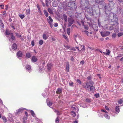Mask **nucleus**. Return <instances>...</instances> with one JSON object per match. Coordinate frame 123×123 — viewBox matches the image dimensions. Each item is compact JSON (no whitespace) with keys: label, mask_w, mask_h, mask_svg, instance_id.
I'll return each instance as SVG.
<instances>
[{"label":"nucleus","mask_w":123,"mask_h":123,"mask_svg":"<svg viewBox=\"0 0 123 123\" xmlns=\"http://www.w3.org/2000/svg\"><path fill=\"white\" fill-rule=\"evenodd\" d=\"M4 7V6L3 5H0V7L1 9L3 8Z\"/></svg>","instance_id":"obj_60"},{"label":"nucleus","mask_w":123,"mask_h":123,"mask_svg":"<svg viewBox=\"0 0 123 123\" xmlns=\"http://www.w3.org/2000/svg\"><path fill=\"white\" fill-rule=\"evenodd\" d=\"M105 117L108 119H110V116L107 114H105Z\"/></svg>","instance_id":"obj_33"},{"label":"nucleus","mask_w":123,"mask_h":123,"mask_svg":"<svg viewBox=\"0 0 123 123\" xmlns=\"http://www.w3.org/2000/svg\"><path fill=\"white\" fill-rule=\"evenodd\" d=\"M16 36L18 37H21V36L20 35H19L18 33H16Z\"/></svg>","instance_id":"obj_56"},{"label":"nucleus","mask_w":123,"mask_h":123,"mask_svg":"<svg viewBox=\"0 0 123 123\" xmlns=\"http://www.w3.org/2000/svg\"><path fill=\"white\" fill-rule=\"evenodd\" d=\"M101 111H103V112H105L106 113H107V112L105 110H101Z\"/></svg>","instance_id":"obj_63"},{"label":"nucleus","mask_w":123,"mask_h":123,"mask_svg":"<svg viewBox=\"0 0 123 123\" xmlns=\"http://www.w3.org/2000/svg\"><path fill=\"white\" fill-rule=\"evenodd\" d=\"M62 90L61 89L58 88L56 91V93H57L60 94L62 93Z\"/></svg>","instance_id":"obj_26"},{"label":"nucleus","mask_w":123,"mask_h":123,"mask_svg":"<svg viewBox=\"0 0 123 123\" xmlns=\"http://www.w3.org/2000/svg\"><path fill=\"white\" fill-rule=\"evenodd\" d=\"M75 112L73 111H72L71 112V114L73 117H74L76 116Z\"/></svg>","instance_id":"obj_28"},{"label":"nucleus","mask_w":123,"mask_h":123,"mask_svg":"<svg viewBox=\"0 0 123 123\" xmlns=\"http://www.w3.org/2000/svg\"><path fill=\"white\" fill-rule=\"evenodd\" d=\"M68 6L70 7L71 9H73V8L75 9L77 7L74 2H71L69 3L68 4Z\"/></svg>","instance_id":"obj_5"},{"label":"nucleus","mask_w":123,"mask_h":123,"mask_svg":"<svg viewBox=\"0 0 123 123\" xmlns=\"http://www.w3.org/2000/svg\"><path fill=\"white\" fill-rule=\"evenodd\" d=\"M63 18L65 21L66 22H67V16L65 14H63Z\"/></svg>","instance_id":"obj_27"},{"label":"nucleus","mask_w":123,"mask_h":123,"mask_svg":"<svg viewBox=\"0 0 123 123\" xmlns=\"http://www.w3.org/2000/svg\"><path fill=\"white\" fill-rule=\"evenodd\" d=\"M31 44L32 46H34V43L33 41H32L31 42Z\"/></svg>","instance_id":"obj_58"},{"label":"nucleus","mask_w":123,"mask_h":123,"mask_svg":"<svg viewBox=\"0 0 123 123\" xmlns=\"http://www.w3.org/2000/svg\"><path fill=\"white\" fill-rule=\"evenodd\" d=\"M19 15L21 19H23L25 17V15L24 14H19Z\"/></svg>","instance_id":"obj_30"},{"label":"nucleus","mask_w":123,"mask_h":123,"mask_svg":"<svg viewBox=\"0 0 123 123\" xmlns=\"http://www.w3.org/2000/svg\"><path fill=\"white\" fill-rule=\"evenodd\" d=\"M48 12L51 14H53V10L51 8L48 7Z\"/></svg>","instance_id":"obj_18"},{"label":"nucleus","mask_w":123,"mask_h":123,"mask_svg":"<svg viewBox=\"0 0 123 123\" xmlns=\"http://www.w3.org/2000/svg\"><path fill=\"white\" fill-rule=\"evenodd\" d=\"M17 55L18 57H21L23 55L22 52L19 51L17 53Z\"/></svg>","instance_id":"obj_13"},{"label":"nucleus","mask_w":123,"mask_h":123,"mask_svg":"<svg viewBox=\"0 0 123 123\" xmlns=\"http://www.w3.org/2000/svg\"><path fill=\"white\" fill-rule=\"evenodd\" d=\"M84 9L86 12H87L88 13L90 14L92 13L93 12V8L92 6L90 5L87 7H86Z\"/></svg>","instance_id":"obj_4"},{"label":"nucleus","mask_w":123,"mask_h":123,"mask_svg":"<svg viewBox=\"0 0 123 123\" xmlns=\"http://www.w3.org/2000/svg\"><path fill=\"white\" fill-rule=\"evenodd\" d=\"M31 114L34 117H35V113L32 110H31Z\"/></svg>","instance_id":"obj_34"},{"label":"nucleus","mask_w":123,"mask_h":123,"mask_svg":"<svg viewBox=\"0 0 123 123\" xmlns=\"http://www.w3.org/2000/svg\"><path fill=\"white\" fill-rule=\"evenodd\" d=\"M84 63V61L83 60H82L80 62V64L82 65Z\"/></svg>","instance_id":"obj_61"},{"label":"nucleus","mask_w":123,"mask_h":123,"mask_svg":"<svg viewBox=\"0 0 123 123\" xmlns=\"http://www.w3.org/2000/svg\"><path fill=\"white\" fill-rule=\"evenodd\" d=\"M83 1L84 2L83 3L81 4V6L82 7L85 9L86 7L90 6L89 1L87 0H81V2Z\"/></svg>","instance_id":"obj_3"},{"label":"nucleus","mask_w":123,"mask_h":123,"mask_svg":"<svg viewBox=\"0 0 123 123\" xmlns=\"http://www.w3.org/2000/svg\"><path fill=\"white\" fill-rule=\"evenodd\" d=\"M123 35V33L122 32H119L117 34V36L118 37H120Z\"/></svg>","instance_id":"obj_38"},{"label":"nucleus","mask_w":123,"mask_h":123,"mask_svg":"<svg viewBox=\"0 0 123 123\" xmlns=\"http://www.w3.org/2000/svg\"><path fill=\"white\" fill-rule=\"evenodd\" d=\"M43 12L45 15L46 17H47L48 16V13L47 11L45 10H43Z\"/></svg>","instance_id":"obj_25"},{"label":"nucleus","mask_w":123,"mask_h":123,"mask_svg":"<svg viewBox=\"0 0 123 123\" xmlns=\"http://www.w3.org/2000/svg\"><path fill=\"white\" fill-rule=\"evenodd\" d=\"M101 36L103 37H105V32H102L101 33Z\"/></svg>","instance_id":"obj_47"},{"label":"nucleus","mask_w":123,"mask_h":123,"mask_svg":"<svg viewBox=\"0 0 123 123\" xmlns=\"http://www.w3.org/2000/svg\"><path fill=\"white\" fill-rule=\"evenodd\" d=\"M84 28L86 30H87L89 28L87 25H84Z\"/></svg>","instance_id":"obj_44"},{"label":"nucleus","mask_w":123,"mask_h":123,"mask_svg":"<svg viewBox=\"0 0 123 123\" xmlns=\"http://www.w3.org/2000/svg\"><path fill=\"white\" fill-rule=\"evenodd\" d=\"M31 60L33 62H36L37 61V59L35 56H33L32 57Z\"/></svg>","instance_id":"obj_16"},{"label":"nucleus","mask_w":123,"mask_h":123,"mask_svg":"<svg viewBox=\"0 0 123 123\" xmlns=\"http://www.w3.org/2000/svg\"><path fill=\"white\" fill-rule=\"evenodd\" d=\"M123 56V55L122 54H119L118 56H117V57H121L122 56Z\"/></svg>","instance_id":"obj_57"},{"label":"nucleus","mask_w":123,"mask_h":123,"mask_svg":"<svg viewBox=\"0 0 123 123\" xmlns=\"http://www.w3.org/2000/svg\"><path fill=\"white\" fill-rule=\"evenodd\" d=\"M116 37V34H114L112 36V37L113 38H115Z\"/></svg>","instance_id":"obj_52"},{"label":"nucleus","mask_w":123,"mask_h":123,"mask_svg":"<svg viewBox=\"0 0 123 123\" xmlns=\"http://www.w3.org/2000/svg\"><path fill=\"white\" fill-rule=\"evenodd\" d=\"M77 82L79 84H81V81L80 80L78 79L77 80Z\"/></svg>","instance_id":"obj_59"},{"label":"nucleus","mask_w":123,"mask_h":123,"mask_svg":"<svg viewBox=\"0 0 123 123\" xmlns=\"http://www.w3.org/2000/svg\"><path fill=\"white\" fill-rule=\"evenodd\" d=\"M66 69L67 71V72H68L69 69V64L68 62H67V63Z\"/></svg>","instance_id":"obj_15"},{"label":"nucleus","mask_w":123,"mask_h":123,"mask_svg":"<svg viewBox=\"0 0 123 123\" xmlns=\"http://www.w3.org/2000/svg\"><path fill=\"white\" fill-rule=\"evenodd\" d=\"M25 109L24 108H21L19 109L18 110L16 111L15 113L17 114H18L20 112H21L24 109Z\"/></svg>","instance_id":"obj_11"},{"label":"nucleus","mask_w":123,"mask_h":123,"mask_svg":"<svg viewBox=\"0 0 123 123\" xmlns=\"http://www.w3.org/2000/svg\"><path fill=\"white\" fill-rule=\"evenodd\" d=\"M110 2L109 3V6L111 8V6H114V4L113 2L112 1V0H108Z\"/></svg>","instance_id":"obj_17"},{"label":"nucleus","mask_w":123,"mask_h":123,"mask_svg":"<svg viewBox=\"0 0 123 123\" xmlns=\"http://www.w3.org/2000/svg\"><path fill=\"white\" fill-rule=\"evenodd\" d=\"M58 24L57 23H55L54 24V25L55 27H56L58 26Z\"/></svg>","instance_id":"obj_53"},{"label":"nucleus","mask_w":123,"mask_h":123,"mask_svg":"<svg viewBox=\"0 0 123 123\" xmlns=\"http://www.w3.org/2000/svg\"><path fill=\"white\" fill-rule=\"evenodd\" d=\"M47 20L48 23L49 24L50 27L51 28H52L53 27V25L52 22H53V20L51 18L50 16H49L48 17V18L47 19Z\"/></svg>","instance_id":"obj_6"},{"label":"nucleus","mask_w":123,"mask_h":123,"mask_svg":"<svg viewBox=\"0 0 123 123\" xmlns=\"http://www.w3.org/2000/svg\"><path fill=\"white\" fill-rule=\"evenodd\" d=\"M10 36L11 37V38H9V39L11 42H12V40L13 41L15 39V37L13 36L12 33H11Z\"/></svg>","instance_id":"obj_8"},{"label":"nucleus","mask_w":123,"mask_h":123,"mask_svg":"<svg viewBox=\"0 0 123 123\" xmlns=\"http://www.w3.org/2000/svg\"><path fill=\"white\" fill-rule=\"evenodd\" d=\"M58 4L57 2L55 0L52 3V5L53 6L55 7L57 6Z\"/></svg>","instance_id":"obj_12"},{"label":"nucleus","mask_w":123,"mask_h":123,"mask_svg":"<svg viewBox=\"0 0 123 123\" xmlns=\"http://www.w3.org/2000/svg\"><path fill=\"white\" fill-rule=\"evenodd\" d=\"M26 69L29 70L31 69V67L30 65H26Z\"/></svg>","instance_id":"obj_35"},{"label":"nucleus","mask_w":123,"mask_h":123,"mask_svg":"<svg viewBox=\"0 0 123 123\" xmlns=\"http://www.w3.org/2000/svg\"><path fill=\"white\" fill-rule=\"evenodd\" d=\"M119 106H116L115 108V111L116 112L118 113L120 111Z\"/></svg>","instance_id":"obj_22"},{"label":"nucleus","mask_w":123,"mask_h":123,"mask_svg":"<svg viewBox=\"0 0 123 123\" xmlns=\"http://www.w3.org/2000/svg\"><path fill=\"white\" fill-rule=\"evenodd\" d=\"M41 2L42 3L43 5V7H44L45 6V5L44 3L43 2V1L42 0H41Z\"/></svg>","instance_id":"obj_54"},{"label":"nucleus","mask_w":123,"mask_h":123,"mask_svg":"<svg viewBox=\"0 0 123 123\" xmlns=\"http://www.w3.org/2000/svg\"><path fill=\"white\" fill-rule=\"evenodd\" d=\"M86 102L88 103H90L91 102V100L89 98H86Z\"/></svg>","instance_id":"obj_46"},{"label":"nucleus","mask_w":123,"mask_h":123,"mask_svg":"<svg viewBox=\"0 0 123 123\" xmlns=\"http://www.w3.org/2000/svg\"><path fill=\"white\" fill-rule=\"evenodd\" d=\"M64 46L65 48H66L67 49H69L70 48V46L68 45H64Z\"/></svg>","instance_id":"obj_51"},{"label":"nucleus","mask_w":123,"mask_h":123,"mask_svg":"<svg viewBox=\"0 0 123 123\" xmlns=\"http://www.w3.org/2000/svg\"><path fill=\"white\" fill-rule=\"evenodd\" d=\"M109 21L110 23V25H111L105 26V28L107 30H111L115 28L119 29V27L118 23L117 21L118 18L116 14L113 13L109 16Z\"/></svg>","instance_id":"obj_1"},{"label":"nucleus","mask_w":123,"mask_h":123,"mask_svg":"<svg viewBox=\"0 0 123 123\" xmlns=\"http://www.w3.org/2000/svg\"><path fill=\"white\" fill-rule=\"evenodd\" d=\"M68 27H70L73 24L74 20L72 18H68Z\"/></svg>","instance_id":"obj_7"},{"label":"nucleus","mask_w":123,"mask_h":123,"mask_svg":"<svg viewBox=\"0 0 123 123\" xmlns=\"http://www.w3.org/2000/svg\"><path fill=\"white\" fill-rule=\"evenodd\" d=\"M43 43V41L42 40H40L39 41V44L40 45H42Z\"/></svg>","instance_id":"obj_42"},{"label":"nucleus","mask_w":123,"mask_h":123,"mask_svg":"<svg viewBox=\"0 0 123 123\" xmlns=\"http://www.w3.org/2000/svg\"><path fill=\"white\" fill-rule=\"evenodd\" d=\"M45 3L46 6H49V5H51V2H49V1L48 0H45Z\"/></svg>","instance_id":"obj_21"},{"label":"nucleus","mask_w":123,"mask_h":123,"mask_svg":"<svg viewBox=\"0 0 123 123\" xmlns=\"http://www.w3.org/2000/svg\"><path fill=\"white\" fill-rule=\"evenodd\" d=\"M70 28H68L67 29V33L68 35H69L70 32Z\"/></svg>","instance_id":"obj_37"},{"label":"nucleus","mask_w":123,"mask_h":123,"mask_svg":"<svg viewBox=\"0 0 123 123\" xmlns=\"http://www.w3.org/2000/svg\"><path fill=\"white\" fill-rule=\"evenodd\" d=\"M72 61H73L74 60V58L72 56L70 59Z\"/></svg>","instance_id":"obj_62"},{"label":"nucleus","mask_w":123,"mask_h":123,"mask_svg":"<svg viewBox=\"0 0 123 123\" xmlns=\"http://www.w3.org/2000/svg\"><path fill=\"white\" fill-rule=\"evenodd\" d=\"M93 82L92 81L87 82L85 85H84L83 87L87 90L90 91L92 92H94L95 90V87L93 86Z\"/></svg>","instance_id":"obj_2"},{"label":"nucleus","mask_w":123,"mask_h":123,"mask_svg":"<svg viewBox=\"0 0 123 123\" xmlns=\"http://www.w3.org/2000/svg\"><path fill=\"white\" fill-rule=\"evenodd\" d=\"M12 47L13 50H15L17 48V45L16 43H14L12 45Z\"/></svg>","instance_id":"obj_14"},{"label":"nucleus","mask_w":123,"mask_h":123,"mask_svg":"<svg viewBox=\"0 0 123 123\" xmlns=\"http://www.w3.org/2000/svg\"><path fill=\"white\" fill-rule=\"evenodd\" d=\"M105 32V36L109 35L110 34V32L109 31H106Z\"/></svg>","instance_id":"obj_39"},{"label":"nucleus","mask_w":123,"mask_h":123,"mask_svg":"<svg viewBox=\"0 0 123 123\" xmlns=\"http://www.w3.org/2000/svg\"><path fill=\"white\" fill-rule=\"evenodd\" d=\"M11 33H12L9 32L8 31L6 30V34L7 36H8V37L9 36H10Z\"/></svg>","instance_id":"obj_31"},{"label":"nucleus","mask_w":123,"mask_h":123,"mask_svg":"<svg viewBox=\"0 0 123 123\" xmlns=\"http://www.w3.org/2000/svg\"><path fill=\"white\" fill-rule=\"evenodd\" d=\"M88 24L89 25V26L90 27H92V24H91L90 23H88Z\"/></svg>","instance_id":"obj_64"},{"label":"nucleus","mask_w":123,"mask_h":123,"mask_svg":"<svg viewBox=\"0 0 123 123\" xmlns=\"http://www.w3.org/2000/svg\"><path fill=\"white\" fill-rule=\"evenodd\" d=\"M94 96L97 98L99 97V93H97L94 95Z\"/></svg>","instance_id":"obj_48"},{"label":"nucleus","mask_w":123,"mask_h":123,"mask_svg":"<svg viewBox=\"0 0 123 123\" xmlns=\"http://www.w3.org/2000/svg\"><path fill=\"white\" fill-rule=\"evenodd\" d=\"M69 85L70 86H73V85L74 84V83L73 82L70 81V82L69 83Z\"/></svg>","instance_id":"obj_45"},{"label":"nucleus","mask_w":123,"mask_h":123,"mask_svg":"<svg viewBox=\"0 0 123 123\" xmlns=\"http://www.w3.org/2000/svg\"><path fill=\"white\" fill-rule=\"evenodd\" d=\"M81 50L85 51V47L84 45L81 46Z\"/></svg>","instance_id":"obj_41"},{"label":"nucleus","mask_w":123,"mask_h":123,"mask_svg":"<svg viewBox=\"0 0 123 123\" xmlns=\"http://www.w3.org/2000/svg\"><path fill=\"white\" fill-rule=\"evenodd\" d=\"M71 109L72 110V111L76 112H78V108H75L74 107H72Z\"/></svg>","instance_id":"obj_19"},{"label":"nucleus","mask_w":123,"mask_h":123,"mask_svg":"<svg viewBox=\"0 0 123 123\" xmlns=\"http://www.w3.org/2000/svg\"><path fill=\"white\" fill-rule=\"evenodd\" d=\"M106 53L103 52V53L105 55H109L110 53V51L109 50L107 49H106Z\"/></svg>","instance_id":"obj_20"},{"label":"nucleus","mask_w":123,"mask_h":123,"mask_svg":"<svg viewBox=\"0 0 123 123\" xmlns=\"http://www.w3.org/2000/svg\"><path fill=\"white\" fill-rule=\"evenodd\" d=\"M92 26L94 31H96L98 30V28L97 25L93 24Z\"/></svg>","instance_id":"obj_10"},{"label":"nucleus","mask_w":123,"mask_h":123,"mask_svg":"<svg viewBox=\"0 0 123 123\" xmlns=\"http://www.w3.org/2000/svg\"><path fill=\"white\" fill-rule=\"evenodd\" d=\"M47 103L48 105L49 106L51 105L52 104V103L50 101L47 102Z\"/></svg>","instance_id":"obj_36"},{"label":"nucleus","mask_w":123,"mask_h":123,"mask_svg":"<svg viewBox=\"0 0 123 123\" xmlns=\"http://www.w3.org/2000/svg\"><path fill=\"white\" fill-rule=\"evenodd\" d=\"M43 39L45 40H46L47 38V37L45 34H43Z\"/></svg>","instance_id":"obj_40"},{"label":"nucleus","mask_w":123,"mask_h":123,"mask_svg":"<svg viewBox=\"0 0 123 123\" xmlns=\"http://www.w3.org/2000/svg\"><path fill=\"white\" fill-rule=\"evenodd\" d=\"M26 14L27 15H28L30 14V9H27L26 10Z\"/></svg>","instance_id":"obj_32"},{"label":"nucleus","mask_w":123,"mask_h":123,"mask_svg":"<svg viewBox=\"0 0 123 123\" xmlns=\"http://www.w3.org/2000/svg\"><path fill=\"white\" fill-rule=\"evenodd\" d=\"M26 56L28 58H29L31 57V55L30 53H27L26 54Z\"/></svg>","instance_id":"obj_29"},{"label":"nucleus","mask_w":123,"mask_h":123,"mask_svg":"<svg viewBox=\"0 0 123 123\" xmlns=\"http://www.w3.org/2000/svg\"><path fill=\"white\" fill-rule=\"evenodd\" d=\"M63 37L66 40H67L68 38L65 35H63Z\"/></svg>","instance_id":"obj_50"},{"label":"nucleus","mask_w":123,"mask_h":123,"mask_svg":"<svg viewBox=\"0 0 123 123\" xmlns=\"http://www.w3.org/2000/svg\"><path fill=\"white\" fill-rule=\"evenodd\" d=\"M118 102L119 104H121L123 102V101L121 99L118 101Z\"/></svg>","instance_id":"obj_43"},{"label":"nucleus","mask_w":123,"mask_h":123,"mask_svg":"<svg viewBox=\"0 0 123 123\" xmlns=\"http://www.w3.org/2000/svg\"><path fill=\"white\" fill-rule=\"evenodd\" d=\"M52 64L51 63H48L47 66V69L48 71H51V69L52 67Z\"/></svg>","instance_id":"obj_9"},{"label":"nucleus","mask_w":123,"mask_h":123,"mask_svg":"<svg viewBox=\"0 0 123 123\" xmlns=\"http://www.w3.org/2000/svg\"><path fill=\"white\" fill-rule=\"evenodd\" d=\"M37 8L38 9V12L40 14H42V12L41 11L40 8V6H39L37 4Z\"/></svg>","instance_id":"obj_24"},{"label":"nucleus","mask_w":123,"mask_h":123,"mask_svg":"<svg viewBox=\"0 0 123 123\" xmlns=\"http://www.w3.org/2000/svg\"><path fill=\"white\" fill-rule=\"evenodd\" d=\"M0 26L1 28H3L4 27V25L2 21L0 19Z\"/></svg>","instance_id":"obj_23"},{"label":"nucleus","mask_w":123,"mask_h":123,"mask_svg":"<svg viewBox=\"0 0 123 123\" xmlns=\"http://www.w3.org/2000/svg\"><path fill=\"white\" fill-rule=\"evenodd\" d=\"M59 119H58V118L57 117L56 118V119L55 120V122H56V123H58L59 122Z\"/></svg>","instance_id":"obj_49"},{"label":"nucleus","mask_w":123,"mask_h":123,"mask_svg":"<svg viewBox=\"0 0 123 123\" xmlns=\"http://www.w3.org/2000/svg\"><path fill=\"white\" fill-rule=\"evenodd\" d=\"M84 32H85V33L86 35H87V36H88V33H89L87 31H86V30H85V31H84Z\"/></svg>","instance_id":"obj_55"}]
</instances>
